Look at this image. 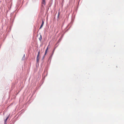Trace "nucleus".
<instances>
[{"label":"nucleus","instance_id":"f257e3e1","mask_svg":"<svg viewBox=\"0 0 124 124\" xmlns=\"http://www.w3.org/2000/svg\"><path fill=\"white\" fill-rule=\"evenodd\" d=\"M39 54H40V52L39 51L38 52V54L37 55V62H39Z\"/></svg>","mask_w":124,"mask_h":124},{"label":"nucleus","instance_id":"f03ea898","mask_svg":"<svg viewBox=\"0 0 124 124\" xmlns=\"http://www.w3.org/2000/svg\"><path fill=\"white\" fill-rule=\"evenodd\" d=\"M42 3L44 5H45L46 4V2L45 1V0H42Z\"/></svg>","mask_w":124,"mask_h":124},{"label":"nucleus","instance_id":"7ed1b4c3","mask_svg":"<svg viewBox=\"0 0 124 124\" xmlns=\"http://www.w3.org/2000/svg\"><path fill=\"white\" fill-rule=\"evenodd\" d=\"M43 24H41V26H40V27L39 28V29H41L42 27L43 26Z\"/></svg>","mask_w":124,"mask_h":124},{"label":"nucleus","instance_id":"20e7f679","mask_svg":"<svg viewBox=\"0 0 124 124\" xmlns=\"http://www.w3.org/2000/svg\"><path fill=\"white\" fill-rule=\"evenodd\" d=\"M42 39V36L41 35H40V38H39V39L40 40H41V39Z\"/></svg>","mask_w":124,"mask_h":124},{"label":"nucleus","instance_id":"39448f33","mask_svg":"<svg viewBox=\"0 0 124 124\" xmlns=\"http://www.w3.org/2000/svg\"><path fill=\"white\" fill-rule=\"evenodd\" d=\"M8 118V117H7V118H6V119L5 120V122H6V121L7 120Z\"/></svg>","mask_w":124,"mask_h":124},{"label":"nucleus","instance_id":"423d86ee","mask_svg":"<svg viewBox=\"0 0 124 124\" xmlns=\"http://www.w3.org/2000/svg\"><path fill=\"white\" fill-rule=\"evenodd\" d=\"M44 23V21H43V20H42V24H43V25Z\"/></svg>","mask_w":124,"mask_h":124},{"label":"nucleus","instance_id":"0eeeda50","mask_svg":"<svg viewBox=\"0 0 124 124\" xmlns=\"http://www.w3.org/2000/svg\"><path fill=\"white\" fill-rule=\"evenodd\" d=\"M46 53H47V51H46H46H45V54H46Z\"/></svg>","mask_w":124,"mask_h":124},{"label":"nucleus","instance_id":"6e6552de","mask_svg":"<svg viewBox=\"0 0 124 124\" xmlns=\"http://www.w3.org/2000/svg\"><path fill=\"white\" fill-rule=\"evenodd\" d=\"M48 47H47V48H46V51H47V50H48Z\"/></svg>","mask_w":124,"mask_h":124},{"label":"nucleus","instance_id":"1a4fd4ad","mask_svg":"<svg viewBox=\"0 0 124 124\" xmlns=\"http://www.w3.org/2000/svg\"><path fill=\"white\" fill-rule=\"evenodd\" d=\"M25 55L24 54L23 56V57H25Z\"/></svg>","mask_w":124,"mask_h":124}]
</instances>
